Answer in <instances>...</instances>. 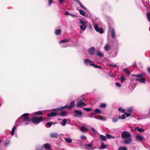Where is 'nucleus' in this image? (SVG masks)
I'll use <instances>...</instances> for the list:
<instances>
[{"label": "nucleus", "instance_id": "42", "mask_svg": "<svg viewBox=\"0 0 150 150\" xmlns=\"http://www.w3.org/2000/svg\"><path fill=\"white\" fill-rule=\"evenodd\" d=\"M80 138L82 140H86V137L83 135H81L80 137Z\"/></svg>", "mask_w": 150, "mask_h": 150}, {"label": "nucleus", "instance_id": "16", "mask_svg": "<svg viewBox=\"0 0 150 150\" xmlns=\"http://www.w3.org/2000/svg\"><path fill=\"white\" fill-rule=\"evenodd\" d=\"M58 134L57 133H52L50 134V136L52 138H57L58 136Z\"/></svg>", "mask_w": 150, "mask_h": 150}, {"label": "nucleus", "instance_id": "28", "mask_svg": "<svg viewBox=\"0 0 150 150\" xmlns=\"http://www.w3.org/2000/svg\"><path fill=\"white\" fill-rule=\"evenodd\" d=\"M107 147L106 145L103 142H102L101 144V149H105Z\"/></svg>", "mask_w": 150, "mask_h": 150}, {"label": "nucleus", "instance_id": "31", "mask_svg": "<svg viewBox=\"0 0 150 150\" xmlns=\"http://www.w3.org/2000/svg\"><path fill=\"white\" fill-rule=\"evenodd\" d=\"M124 71L125 72V73L127 75V76H129L130 74V72L129 71V70L127 69H125L124 70Z\"/></svg>", "mask_w": 150, "mask_h": 150}, {"label": "nucleus", "instance_id": "22", "mask_svg": "<svg viewBox=\"0 0 150 150\" xmlns=\"http://www.w3.org/2000/svg\"><path fill=\"white\" fill-rule=\"evenodd\" d=\"M56 124V123H55L53 124L52 122H48L46 124V126L47 127H50L52 124Z\"/></svg>", "mask_w": 150, "mask_h": 150}, {"label": "nucleus", "instance_id": "44", "mask_svg": "<svg viewBox=\"0 0 150 150\" xmlns=\"http://www.w3.org/2000/svg\"><path fill=\"white\" fill-rule=\"evenodd\" d=\"M120 81L122 82H123V81H125V77H124V76H120Z\"/></svg>", "mask_w": 150, "mask_h": 150}, {"label": "nucleus", "instance_id": "60", "mask_svg": "<svg viewBox=\"0 0 150 150\" xmlns=\"http://www.w3.org/2000/svg\"><path fill=\"white\" fill-rule=\"evenodd\" d=\"M148 71L149 73H150V68L148 67Z\"/></svg>", "mask_w": 150, "mask_h": 150}, {"label": "nucleus", "instance_id": "43", "mask_svg": "<svg viewBox=\"0 0 150 150\" xmlns=\"http://www.w3.org/2000/svg\"><path fill=\"white\" fill-rule=\"evenodd\" d=\"M118 150H127V149L125 146L120 147Z\"/></svg>", "mask_w": 150, "mask_h": 150}, {"label": "nucleus", "instance_id": "61", "mask_svg": "<svg viewBox=\"0 0 150 150\" xmlns=\"http://www.w3.org/2000/svg\"><path fill=\"white\" fill-rule=\"evenodd\" d=\"M142 2L143 3V4H144V5L145 6H146V5L144 4V1H143V0H142Z\"/></svg>", "mask_w": 150, "mask_h": 150}, {"label": "nucleus", "instance_id": "9", "mask_svg": "<svg viewBox=\"0 0 150 150\" xmlns=\"http://www.w3.org/2000/svg\"><path fill=\"white\" fill-rule=\"evenodd\" d=\"M88 129V126L85 124L81 126L80 128L81 131L83 133L86 132L87 130Z\"/></svg>", "mask_w": 150, "mask_h": 150}, {"label": "nucleus", "instance_id": "11", "mask_svg": "<svg viewBox=\"0 0 150 150\" xmlns=\"http://www.w3.org/2000/svg\"><path fill=\"white\" fill-rule=\"evenodd\" d=\"M69 135L68 134H66L65 135L64 139L65 141L68 143H70L72 142V139L69 137Z\"/></svg>", "mask_w": 150, "mask_h": 150}, {"label": "nucleus", "instance_id": "51", "mask_svg": "<svg viewBox=\"0 0 150 150\" xmlns=\"http://www.w3.org/2000/svg\"><path fill=\"white\" fill-rule=\"evenodd\" d=\"M59 3L61 4L63 3L65 1V0H58Z\"/></svg>", "mask_w": 150, "mask_h": 150}, {"label": "nucleus", "instance_id": "63", "mask_svg": "<svg viewBox=\"0 0 150 150\" xmlns=\"http://www.w3.org/2000/svg\"><path fill=\"white\" fill-rule=\"evenodd\" d=\"M61 120V119H58V120Z\"/></svg>", "mask_w": 150, "mask_h": 150}, {"label": "nucleus", "instance_id": "59", "mask_svg": "<svg viewBox=\"0 0 150 150\" xmlns=\"http://www.w3.org/2000/svg\"><path fill=\"white\" fill-rule=\"evenodd\" d=\"M74 1L77 2L79 4L81 3V2L79 0H74Z\"/></svg>", "mask_w": 150, "mask_h": 150}, {"label": "nucleus", "instance_id": "19", "mask_svg": "<svg viewBox=\"0 0 150 150\" xmlns=\"http://www.w3.org/2000/svg\"><path fill=\"white\" fill-rule=\"evenodd\" d=\"M94 112L93 113V114H100L101 113V111L100 110L96 108L94 109Z\"/></svg>", "mask_w": 150, "mask_h": 150}, {"label": "nucleus", "instance_id": "25", "mask_svg": "<svg viewBox=\"0 0 150 150\" xmlns=\"http://www.w3.org/2000/svg\"><path fill=\"white\" fill-rule=\"evenodd\" d=\"M67 122V121L66 119H63L61 123V124L63 126H64L65 125V124Z\"/></svg>", "mask_w": 150, "mask_h": 150}, {"label": "nucleus", "instance_id": "57", "mask_svg": "<svg viewBox=\"0 0 150 150\" xmlns=\"http://www.w3.org/2000/svg\"><path fill=\"white\" fill-rule=\"evenodd\" d=\"M108 76L109 77H112L114 75L113 74H108Z\"/></svg>", "mask_w": 150, "mask_h": 150}, {"label": "nucleus", "instance_id": "56", "mask_svg": "<svg viewBox=\"0 0 150 150\" xmlns=\"http://www.w3.org/2000/svg\"><path fill=\"white\" fill-rule=\"evenodd\" d=\"M93 113H92L90 115H88V116L90 117H93Z\"/></svg>", "mask_w": 150, "mask_h": 150}, {"label": "nucleus", "instance_id": "45", "mask_svg": "<svg viewBox=\"0 0 150 150\" xmlns=\"http://www.w3.org/2000/svg\"><path fill=\"white\" fill-rule=\"evenodd\" d=\"M106 136L108 139H110L111 138H114V137H112L111 135H110L109 134H106Z\"/></svg>", "mask_w": 150, "mask_h": 150}, {"label": "nucleus", "instance_id": "17", "mask_svg": "<svg viewBox=\"0 0 150 150\" xmlns=\"http://www.w3.org/2000/svg\"><path fill=\"white\" fill-rule=\"evenodd\" d=\"M110 44L107 43L106 44L104 47V50L106 51L109 50L110 49Z\"/></svg>", "mask_w": 150, "mask_h": 150}, {"label": "nucleus", "instance_id": "1", "mask_svg": "<svg viewBox=\"0 0 150 150\" xmlns=\"http://www.w3.org/2000/svg\"><path fill=\"white\" fill-rule=\"evenodd\" d=\"M62 107L57 109H52L54 111V112H52L48 114L47 116L49 117H52L55 115H59L61 116H66L67 112L64 111L62 110Z\"/></svg>", "mask_w": 150, "mask_h": 150}, {"label": "nucleus", "instance_id": "58", "mask_svg": "<svg viewBox=\"0 0 150 150\" xmlns=\"http://www.w3.org/2000/svg\"><path fill=\"white\" fill-rule=\"evenodd\" d=\"M70 15L71 16H72L74 17H76V16L75 15L73 14H71L70 13Z\"/></svg>", "mask_w": 150, "mask_h": 150}, {"label": "nucleus", "instance_id": "33", "mask_svg": "<svg viewBox=\"0 0 150 150\" xmlns=\"http://www.w3.org/2000/svg\"><path fill=\"white\" fill-rule=\"evenodd\" d=\"M61 33V30L60 29H57L55 32V34L56 35H60Z\"/></svg>", "mask_w": 150, "mask_h": 150}, {"label": "nucleus", "instance_id": "8", "mask_svg": "<svg viewBox=\"0 0 150 150\" xmlns=\"http://www.w3.org/2000/svg\"><path fill=\"white\" fill-rule=\"evenodd\" d=\"M75 105V103L74 101H72L70 103L69 105H66L63 107H62V109L67 108L70 110L73 108Z\"/></svg>", "mask_w": 150, "mask_h": 150}, {"label": "nucleus", "instance_id": "49", "mask_svg": "<svg viewBox=\"0 0 150 150\" xmlns=\"http://www.w3.org/2000/svg\"><path fill=\"white\" fill-rule=\"evenodd\" d=\"M92 66H93L94 67H95L96 68H101V67H99L98 65H96L95 64H93Z\"/></svg>", "mask_w": 150, "mask_h": 150}, {"label": "nucleus", "instance_id": "6", "mask_svg": "<svg viewBox=\"0 0 150 150\" xmlns=\"http://www.w3.org/2000/svg\"><path fill=\"white\" fill-rule=\"evenodd\" d=\"M79 22L80 24V28L82 31H84L86 28L87 22L82 19L79 20Z\"/></svg>", "mask_w": 150, "mask_h": 150}, {"label": "nucleus", "instance_id": "40", "mask_svg": "<svg viewBox=\"0 0 150 150\" xmlns=\"http://www.w3.org/2000/svg\"><path fill=\"white\" fill-rule=\"evenodd\" d=\"M96 55L97 56L101 57L103 55V54L100 51H98L97 52Z\"/></svg>", "mask_w": 150, "mask_h": 150}, {"label": "nucleus", "instance_id": "41", "mask_svg": "<svg viewBox=\"0 0 150 150\" xmlns=\"http://www.w3.org/2000/svg\"><path fill=\"white\" fill-rule=\"evenodd\" d=\"M125 118V115L123 114L121 116H119L118 117L119 119H124Z\"/></svg>", "mask_w": 150, "mask_h": 150}, {"label": "nucleus", "instance_id": "20", "mask_svg": "<svg viewBox=\"0 0 150 150\" xmlns=\"http://www.w3.org/2000/svg\"><path fill=\"white\" fill-rule=\"evenodd\" d=\"M88 130H89L90 131L92 132L93 133L95 134L97 132L94 128H93L92 127H88Z\"/></svg>", "mask_w": 150, "mask_h": 150}, {"label": "nucleus", "instance_id": "32", "mask_svg": "<svg viewBox=\"0 0 150 150\" xmlns=\"http://www.w3.org/2000/svg\"><path fill=\"white\" fill-rule=\"evenodd\" d=\"M42 112L41 111H38L37 112H36L34 113V115H42Z\"/></svg>", "mask_w": 150, "mask_h": 150}, {"label": "nucleus", "instance_id": "39", "mask_svg": "<svg viewBox=\"0 0 150 150\" xmlns=\"http://www.w3.org/2000/svg\"><path fill=\"white\" fill-rule=\"evenodd\" d=\"M146 15L148 20L150 22V12L149 13H146Z\"/></svg>", "mask_w": 150, "mask_h": 150}, {"label": "nucleus", "instance_id": "38", "mask_svg": "<svg viewBox=\"0 0 150 150\" xmlns=\"http://www.w3.org/2000/svg\"><path fill=\"white\" fill-rule=\"evenodd\" d=\"M127 111L129 113H132L133 112V110L132 108H129L127 109Z\"/></svg>", "mask_w": 150, "mask_h": 150}, {"label": "nucleus", "instance_id": "50", "mask_svg": "<svg viewBox=\"0 0 150 150\" xmlns=\"http://www.w3.org/2000/svg\"><path fill=\"white\" fill-rule=\"evenodd\" d=\"M115 85L116 86L118 87H120L121 86V84L118 82H116L115 83Z\"/></svg>", "mask_w": 150, "mask_h": 150}, {"label": "nucleus", "instance_id": "37", "mask_svg": "<svg viewBox=\"0 0 150 150\" xmlns=\"http://www.w3.org/2000/svg\"><path fill=\"white\" fill-rule=\"evenodd\" d=\"M100 106L102 108H105L106 107V105L105 103H103L101 104L100 105Z\"/></svg>", "mask_w": 150, "mask_h": 150}, {"label": "nucleus", "instance_id": "36", "mask_svg": "<svg viewBox=\"0 0 150 150\" xmlns=\"http://www.w3.org/2000/svg\"><path fill=\"white\" fill-rule=\"evenodd\" d=\"M118 110L119 111H121L122 113H125V109H123L121 107L119 108L118 109Z\"/></svg>", "mask_w": 150, "mask_h": 150}, {"label": "nucleus", "instance_id": "26", "mask_svg": "<svg viewBox=\"0 0 150 150\" xmlns=\"http://www.w3.org/2000/svg\"><path fill=\"white\" fill-rule=\"evenodd\" d=\"M83 110L86 111H87V112H89V111H91L93 109L92 108H83Z\"/></svg>", "mask_w": 150, "mask_h": 150}, {"label": "nucleus", "instance_id": "10", "mask_svg": "<svg viewBox=\"0 0 150 150\" xmlns=\"http://www.w3.org/2000/svg\"><path fill=\"white\" fill-rule=\"evenodd\" d=\"M93 25L95 29L97 32L99 33L100 34H102L103 33V30L102 28H99L97 24H95V23H94Z\"/></svg>", "mask_w": 150, "mask_h": 150}, {"label": "nucleus", "instance_id": "2", "mask_svg": "<svg viewBox=\"0 0 150 150\" xmlns=\"http://www.w3.org/2000/svg\"><path fill=\"white\" fill-rule=\"evenodd\" d=\"M131 136V134L129 132L125 131L122 133L121 137L122 139H125L124 141L125 144H129L131 143L132 139Z\"/></svg>", "mask_w": 150, "mask_h": 150}, {"label": "nucleus", "instance_id": "12", "mask_svg": "<svg viewBox=\"0 0 150 150\" xmlns=\"http://www.w3.org/2000/svg\"><path fill=\"white\" fill-rule=\"evenodd\" d=\"M84 62L86 65H88V64H89L90 65L92 66L93 65V64H92L93 62L91 60L87 59H84Z\"/></svg>", "mask_w": 150, "mask_h": 150}, {"label": "nucleus", "instance_id": "5", "mask_svg": "<svg viewBox=\"0 0 150 150\" xmlns=\"http://www.w3.org/2000/svg\"><path fill=\"white\" fill-rule=\"evenodd\" d=\"M85 99L82 98H80L78 100L76 104V106L78 108H81L83 106H85L86 105V104L85 103Z\"/></svg>", "mask_w": 150, "mask_h": 150}, {"label": "nucleus", "instance_id": "47", "mask_svg": "<svg viewBox=\"0 0 150 150\" xmlns=\"http://www.w3.org/2000/svg\"><path fill=\"white\" fill-rule=\"evenodd\" d=\"M112 121L114 122H116L118 121V119L116 118H112Z\"/></svg>", "mask_w": 150, "mask_h": 150}, {"label": "nucleus", "instance_id": "54", "mask_svg": "<svg viewBox=\"0 0 150 150\" xmlns=\"http://www.w3.org/2000/svg\"><path fill=\"white\" fill-rule=\"evenodd\" d=\"M65 15L66 16L69 15H70V13L68 11H66L65 13Z\"/></svg>", "mask_w": 150, "mask_h": 150}, {"label": "nucleus", "instance_id": "23", "mask_svg": "<svg viewBox=\"0 0 150 150\" xmlns=\"http://www.w3.org/2000/svg\"><path fill=\"white\" fill-rule=\"evenodd\" d=\"M100 138L103 141H105L106 140V137L105 136L103 135H100Z\"/></svg>", "mask_w": 150, "mask_h": 150}, {"label": "nucleus", "instance_id": "4", "mask_svg": "<svg viewBox=\"0 0 150 150\" xmlns=\"http://www.w3.org/2000/svg\"><path fill=\"white\" fill-rule=\"evenodd\" d=\"M144 75V73H142L139 74L133 75V76L138 78L135 79V80L136 81H139L141 83H145V79L144 77H142Z\"/></svg>", "mask_w": 150, "mask_h": 150}, {"label": "nucleus", "instance_id": "52", "mask_svg": "<svg viewBox=\"0 0 150 150\" xmlns=\"http://www.w3.org/2000/svg\"><path fill=\"white\" fill-rule=\"evenodd\" d=\"M43 148V146H40V148H37L36 149L37 150H42Z\"/></svg>", "mask_w": 150, "mask_h": 150}, {"label": "nucleus", "instance_id": "29", "mask_svg": "<svg viewBox=\"0 0 150 150\" xmlns=\"http://www.w3.org/2000/svg\"><path fill=\"white\" fill-rule=\"evenodd\" d=\"M16 129V126H14L12 129L11 134L12 136L13 135L15 129Z\"/></svg>", "mask_w": 150, "mask_h": 150}, {"label": "nucleus", "instance_id": "3", "mask_svg": "<svg viewBox=\"0 0 150 150\" xmlns=\"http://www.w3.org/2000/svg\"><path fill=\"white\" fill-rule=\"evenodd\" d=\"M29 114L28 113H25L22 115L21 117L19 118L17 120V122H20L19 124H18V125L21 124V123H23L25 125L29 124L31 122L29 118L28 117Z\"/></svg>", "mask_w": 150, "mask_h": 150}, {"label": "nucleus", "instance_id": "35", "mask_svg": "<svg viewBox=\"0 0 150 150\" xmlns=\"http://www.w3.org/2000/svg\"><path fill=\"white\" fill-rule=\"evenodd\" d=\"M68 41V40L67 39H64L62 40L59 42V43H64Z\"/></svg>", "mask_w": 150, "mask_h": 150}, {"label": "nucleus", "instance_id": "53", "mask_svg": "<svg viewBox=\"0 0 150 150\" xmlns=\"http://www.w3.org/2000/svg\"><path fill=\"white\" fill-rule=\"evenodd\" d=\"M52 3V0H49V5L50 6L51 4Z\"/></svg>", "mask_w": 150, "mask_h": 150}, {"label": "nucleus", "instance_id": "46", "mask_svg": "<svg viewBox=\"0 0 150 150\" xmlns=\"http://www.w3.org/2000/svg\"><path fill=\"white\" fill-rule=\"evenodd\" d=\"M79 4L80 6L83 9L86 10V7H85L82 4L81 2Z\"/></svg>", "mask_w": 150, "mask_h": 150}, {"label": "nucleus", "instance_id": "13", "mask_svg": "<svg viewBox=\"0 0 150 150\" xmlns=\"http://www.w3.org/2000/svg\"><path fill=\"white\" fill-rule=\"evenodd\" d=\"M95 48L94 47H91L88 50V52L91 55L94 54V52L95 50Z\"/></svg>", "mask_w": 150, "mask_h": 150}, {"label": "nucleus", "instance_id": "62", "mask_svg": "<svg viewBox=\"0 0 150 150\" xmlns=\"http://www.w3.org/2000/svg\"><path fill=\"white\" fill-rule=\"evenodd\" d=\"M145 2L146 3H147V2H149L148 0H145Z\"/></svg>", "mask_w": 150, "mask_h": 150}, {"label": "nucleus", "instance_id": "27", "mask_svg": "<svg viewBox=\"0 0 150 150\" xmlns=\"http://www.w3.org/2000/svg\"><path fill=\"white\" fill-rule=\"evenodd\" d=\"M135 129L137 130L139 132H142L144 131V130L142 128H139L138 127H137L135 128Z\"/></svg>", "mask_w": 150, "mask_h": 150}, {"label": "nucleus", "instance_id": "7", "mask_svg": "<svg viewBox=\"0 0 150 150\" xmlns=\"http://www.w3.org/2000/svg\"><path fill=\"white\" fill-rule=\"evenodd\" d=\"M43 118L42 117H34L31 119V121L33 123L37 124L40 122L42 121Z\"/></svg>", "mask_w": 150, "mask_h": 150}, {"label": "nucleus", "instance_id": "34", "mask_svg": "<svg viewBox=\"0 0 150 150\" xmlns=\"http://www.w3.org/2000/svg\"><path fill=\"white\" fill-rule=\"evenodd\" d=\"M96 118L102 121L106 120V119L105 118L101 116H100L99 117H98Z\"/></svg>", "mask_w": 150, "mask_h": 150}, {"label": "nucleus", "instance_id": "55", "mask_svg": "<svg viewBox=\"0 0 150 150\" xmlns=\"http://www.w3.org/2000/svg\"><path fill=\"white\" fill-rule=\"evenodd\" d=\"M110 65L111 66H112V67H117V65L114 64H110Z\"/></svg>", "mask_w": 150, "mask_h": 150}, {"label": "nucleus", "instance_id": "14", "mask_svg": "<svg viewBox=\"0 0 150 150\" xmlns=\"http://www.w3.org/2000/svg\"><path fill=\"white\" fill-rule=\"evenodd\" d=\"M74 112L75 114L74 115L76 117H79L82 115V112L78 110H75Z\"/></svg>", "mask_w": 150, "mask_h": 150}, {"label": "nucleus", "instance_id": "30", "mask_svg": "<svg viewBox=\"0 0 150 150\" xmlns=\"http://www.w3.org/2000/svg\"><path fill=\"white\" fill-rule=\"evenodd\" d=\"M79 11L80 14L83 16H85V13L84 11L81 9H79Z\"/></svg>", "mask_w": 150, "mask_h": 150}, {"label": "nucleus", "instance_id": "15", "mask_svg": "<svg viewBox=\"0 0 150 150\" xmlns=\"http://www.w3.org/2000/svg\"><path fill=\"white\" fill-rule=\"evenodd\" d=\"M136 138L137 140L139 141H142L143 139V137L141 136L139 134H137L136 136Z\"/></svg>", "mask_w": 150, "mask_h": 150}, {"label": "nucleus", "instance_id": "24", "mask_svg": "<svg viewBox=\"0 0 150 150\" xmlns=\"http://www.w3.org/2000/svg\"><path fill=\"white\" fill-rule=\"evenodd\" d=\"M111 34L112 37V38H114L115 37V31L113 29H112L111 30Z\"/></svg>", "mask_w": 150, "mask_h": 150}, {"label": "nucleus", "instance_id": "48", "mask_svg": "<svg viewBox=\"0 0 150 150\" xmlns=\"http://www.w3.org/2000/svg\"><path fill=\"white\" fill-rule=\"evenodd\" d=\"M125 114V115H126L127 117H128L129 116L131 115L130 113H128L127 112H125V113H124Z\"/></svg>", "mask_w": 150, "mask_h": 150}, {"label": "nucleus", "instance_id": "64", "mask_svg": "<svg viewBox=\"0 0 150 150\" xmlns=\"http://www.w3.org/2000/svg\"><path fill=\"white\" fill-rule=\"evenodd\" d=\"M134 66H136V63H134Z\"/></svg>", "mask_w": 150, "mask_h": 150}, {"label": "nucleus", "instance_id": "18", "mask_svg": "<svg viewBox=\"0 0 150 150\" xmlns=\"http://www.w3.org/2000/svg\"><path fill=\"white\" fill-rule=\"evenodd\" d=\"M43 146L46 149L49 150V149L50 147L51 146L50 144L49 143H46L44 144Z\"/></svg>", "mask_w": 150, "mask_h": 150}, {"label": "nucleus", "instance_id": "21", "mask_svg": "<svg viewBox=\"0 0 150 150\" xmlns=\"http://www.w3.org/2000/svg\"><path fill=\"white\" fill-rule=\"evenodd\" d=\"M85 149L86 150H88V148H91L92 146V144H85Z\"/></svg>", "mask_w": 150, "mask_h": 150}]
</instances>
